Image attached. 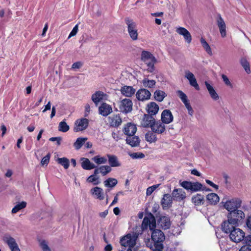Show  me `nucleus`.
Instances as JSON below:
<instances>
[{
    "label": "nucleus",
    "instance_id": "1",
    "mask_svg": "<svg viewBox=\"0 0 251 251\" xmlns=\"http://www.w3.org/2000/svg\"><path fill=\"white\" fill-rule=\"evenodd\" d=\"M138 237V235L135 232L128 233L122 237L120 241L121 249H119V251H125L126 247L132 249L135 246Z\"/></svg>",
    "mask_w": 251,
    "mask_h": 251
},
{
    "label": "nucleus",
    "instance_id": "2",
    "mask_svg": "<svg viewBox=\"0 0 251 251\" xmlns=\"http://www.w3.org/2000/svg\"><path fill=\"white\" fill-rule=\"evenodd\" d=\"M245 217V214L243 211L238 209H234L232 211L229 212L227 215V219L238 226Z\"/></svg>",
    "mask_w": 251,
    "mask_h": 251
},
{
    "label": "nucleus",
    "instance_id": "3",
    "mask_svg": "<svg viewBox=\"0 0 251 251\" xmlns=\"http://www.w3.org/2000/svg\"><path fill=\"white\" fill-rule=\"evenodd\" d=\"M125 22L127 25V31L130 38L133 40H137L138 34L136 23L128 17L125 19Z\"/></svg>",
    "mask_w": 251,
    "mask_h": 251
},
{
    "label": "nucleus",
    "instance_id": "4",
    "mask_svg": "<svg viewBox=\"0 0 251 251\" xmlns=\"http://www.w3.org/2000/svg\"><path fill=\"white\" fill-rule=\"evenodd\" d=\"M151 238V240L155 243L156 247L163 248V242L165 240V235L161 230L159 229L153 230Z\"/></svg>",
    "mask_w": 251,
    "mask_h": 251
},
{
    "label": "nucleus",
    "instance_id": "5",
    "mask_svg": "<svg viewBox=\"0 0 251 251\" xmlns=\"http://www.w3.org/2000/svg\"><path fill=\"white\" fill-rule=\"evenodd\" d=\"M223 202L224 203V208L228 212H230L234 210V209H238L241 207L242 200L238 198H234Z\"/></svg>",
    "mask_w": 251,
    "mask_h": 251
},
{
    "label": "nucleus",
    "instance_id": "6",
    "mask_svg": "<svg viewBox=\"0 0 251 251\" xmlns=\"http://www.w3.org/2000/svg\"><path fill=\"white\" fill-rule=\"evenodd\" d=\"M230 240L235 243H239L245 237V232L240 228L236 227L229 235Z\"/></svg>",
    "mask_w": 251,
    "mask_h": 251
},
{
    "label": "nucleus",
    "instance_id": "7",
    "mask_svg": "<svg viewBox=\"0 0 251 251\" xmlns=\"http://www.w3.org/2000/svg\"><path fill=\"white\" fill-rule=\"evenodd\" d=\"M133 103L129 99H124L119 103V111L123 113H128L132 110Z\"/></svg>",
    "mask_w": 251,
    "mask_h": 251
},
{
    "label": "nucleus",
    "instance_id": "8",
    "mask_svg": "<svg viewBox=\"0 0 251 251\" xmlns=\"http://www.w3.org/2000/svg\"><path fill=\"white\" fill-rule=\"evenodd\" d=\"M149 228L151 230L156 227V221L154 217L151 214L149 217L146 216L142 222V228L143 230Z\"/></svg>",
    "mask_w": 251,
    "mask_h": 251
},
{
    "label": "nucleus",
    "instance_id": "9",
    "mask_svg": "<svg viewBox=\"0 0 251 251\" xmlns=\"http://www.w3.org/2000/svg\"><path fill=\"white\" fill-rule=\"evenodd\" d=\"M89 121L86 118L77 119L75 122L74 130L75 132L82 131L86 129L88 126Z\"/></svg>",
    "mask_w": 251,
    "mask_h": 251
},
{
    "label": "nucleus",
    "instance_id": "10",
    "mask_svg": "<svg viewBox=\"0 0 251 251\" xmlns=\"http://www.w3.org/2000/svg\"><path fill=\"white\" fill-rule=\"evenodd\" d=\"M151 128L153 132L158 134H163L166 131L165 124L160 121H155Z\"/></svg>",
    "mask_w": 251,
    "mask_h": 251
},
{
    "label": "nucleus",
    "instance_id": "11",
    "mask_svg": "<svg viewBox=\"0 0 251 251\" xmlns=\"http://www.w3.org/2000/svg\"><path fill=\"white\" fill-rule=\"evenodd\" d=\"M216 22L221 36L223 38L225 37L226 35V25L223 18L220 14L217 15Z\"/></svg>",
    "mask_w": 251,
    "mask_h": 251
},
{
    "label": "nucleus",
    "instance_id": "12",
    "mask_svg": "<svg viewBox=\"0 0 251 251\" xmlns=\"http://www.w3.org/2000/svg\"><path fill=\"white\" fill-rule=\"evenodd\" d=\"M238 226L234 223H232L229 219L224 221L221 224V229L226 233H230Z\"/></svg>",
    "mask_w": 251,
    "mask_h": 251
},
{
    "label": "nucleus",
    "instance_id": "13",
    "mask_svg": "<svg viewBox=\"0 0 251 251\" xmlns=\"http://www.w3.org/2000/svg\"><path fill=\"white\" fill-rule=\"evenodd\" d=\"M174 116L171 111L169 109L164 110L161 115V120L164 124H169L172 122Z\"/></svg>",
    "mask_w": 251,
    "mask_h": 251
},
{
    "label": "nucleus",
    "instance_id": "14",
    "mask_svg": "<svg viewBox=\"0 0 251 251\" xmlns=\"http://www.w3.org/2000/svg\"><path fill=\"white\" fill-rule=\"evenodd\" d=\"M151 96V92L146 89H139L136 94L137 99L140 101L148 100Z\"/></svg>",
    "mask_w": 251,
    "mask_h": 251
},
{
    "label": "nucleus",
    "instance_id": "15",
    "mask_svg": "<svg viewBox=\"0 0 251 251\" xmlns=\"http://www.w3.org/2000/svg\"><path fill=\"white\" fill-rule=\"evenodd\" d=\"M185 77L189 80L190 85L194 87L197 90H200V87L194 74L189 71H185Z\"/></svg>",
    "mask_w": 251,
    "mask_h": 251
},
{
    "label": "nucleus",
    "instance_id": "16",
    "mask_svg": "<svg viewBox=\"0 0 251 251\" xmlns=\"http://www.w3.org/2000/svg\"><path fill=\"white\" fill-rule=\"evenodd\" d=\"M155 119L152 116L145 114L142 120L141 124L144 127H151V126L154 123Z\"/></svg>",
    "mask_w": 251,
    "mask_h": 251
},
{
    "label": "nucleus",
    "instance_id": "17",
    "mask_svg": "<svg viewBox=\"0 0 251 251\" xmlns=\"http://www.w3.org/2000/svg\"><path fill=\"white\" fill-rule=\"evenodd\" d=\"M176 32L179 35H182L188 43H190L192 41V36L189 31L184 27H179L177 28Z\"/></svg>",
    "mask_w": 251,
    "mask_h": 251
},
{
    "label": "nucleus",
    "instance_id": "18",
    "mask_svg": "<svg viewBox=\"0 0 251 251\" xmlns=\"http://www.w3.org/2000/svg\"><path fill=\"white\" fill-rule=\"evenodd\" d=\"M121 94L126 97H131L135 93L136 89L132 86L125 85L121 88Z\"/></svg>",
    "mask_w": 251,
    "mask_h": 251
},
{
    "label": "nucleus",
    "instance_id": "19",
    "mask_svg": "<svg viewBox=\"0 0 251 251\" xmlns=\"http://www.w3.org/2000/svg\"><path fill=\"white\" fill-rule=\"evenodd\" d=\"M136 131L137 127L136 126L131 123H128L126 125L123 130L124 133L127 135V137L134 135Z\"/></svg>",
    "mask_w": 251,
    "mask_h": 251
},
{
    "label": "nucleus",
    "instance_id": "20",
    "mask_svg": "<svg viewBox=\"0 0 251 251\" xmlns=\"http://www.w3.org/2000/svg\"><path fill=\"white\" fill-rule=\"evenodd\" d=\"M174 200L181 201L186 198V193L182 189H175L172 193Z\"/></svg>",
    "mask_w": 251,
    "mask_h": 251
},
{
    "label": "nucleus",
    "instance_id": "21",
    "mask_svg": "<svg viewBox=\"0 0 251 251\" xmlns=\"http://www.w3.org/2000/svg\"><path fill=\"white\" fill-rule=\"evenodd\" d=\"M99 111L100 114L106 117L112 112V109L110 105L103 103L99 107Z\"/></svg>",
    "mask_w": 251,
    "mask_h": 251
},
{
    "label": "nucleus",
    "instance_id": "22",
    "mask_svg": "<svg viewBox=\"0 0 251 251\" xmlns=\"http://www.w3.org/2000/svg\"><path fill=\"white\" fill-rule=\"evenodd\" d=\"M158 225L164 229H168L171 226L170 218L165 216L160 217L158 221Z\"/></svg>",
    "mask_w": 251,
    "mask_h": 251
},
{
    "label": "nucleus",
    "instance_id": "23",
    "mask_svg": "<svg viewBox=\"0 0 251 251\" xmlns=\"http://www.w3.org/2000/svg\"><path fill=\"white\" fill-rule=\"evenodd\" d=\"M107 157L110 167H117L121 166V162L116 155L107 154Z\"/></svg>",
    "mask_w": 251,
    "mask_h": 251
},
{
    "label": "nucleus",
    "instance_id": "24",
    "mask_svg": "<svg viewBox=\"0 0 251 251\" xmlns=\"http://www.w3.org/2000/svg\"><path fill=\"white\" fill-rule=\"evenodd\" d=\"M173 198L172 195L171 196L168 194L164 195L161 201V205L164 209L171 206L173 201Z\"/></svg>",
    "mask_w": 251,
    "mask_h": 251
},
{
    "label": "nucleus",
    "instance_id": "25",
    "mask_svg": "<svg viewBox=\"0 0 251 251\" xmlns=\"http://www.w3.org/2000/svg\"><path fill=\"white\" fill-rule=\"evenodd\" d=\"M159 110L158 105L154 102H151L147 105L148 115L153 116L156 115Z\"/></svg>",
    "mask_w": 251,
    "mask_h": 251
},
{
    "label": "nucleus",
    "instance_id": "26",
    "mask_svg": "<svg viewBox=\"0 0 251 251\" xmlns=\"http://www.w3.org/2000/svg\"><path fill=\"white\" fill-rule=\"evenodd\" d=\"M109 122L111 126L117 127L121 125L122 121L119 115H114L109 117Z\"/></svg>",
    "mask_w": 251,
    "mask_h": 251
},
{
    "label": "nucleus",
    "instance_id": "27",
    "mask_svg": "<svg viewBox=\"0 0 251 251\" xmlns=\"http://www.w3.org/2000/svg\"><path fill=\"white\" fill-rule=\"evenodd\" d=\"M3 240L8 245L10 250L13 248L18 246L15 239L10 235H5L3 237Z\"/></svg>",
    "mask_w": 251,
    "mask_h": 251
},
{
    "label": "nucleus",
    "instance_id": "28",
    "mask_svg": "<svg viewBox=\"0 0 251 251\" xmlns=\"http://www.w3.org/2000/svg\"><path fill=\"white\" fill-rule=\"evenodd\" d=\"M204 84L208 91V93L211 98L214 100H217L219 99V95L215 91V89L212 85H211L208 82L205 81Z\"/></svg>",
    "mask_w": 251,
    "mask_h": 251
},
{
    "label": "nucleus",
    "instance_id": "29",
    "mask_svg": "<svg viewBox=\"0 0 251 251\" xmlns=\"http://www.w3.org/2000/svg\"><path fill=\"white\" fill-rule=\"evenodd\" d=\"M126 143L130 145L132 147H137L140 144V139L137 136H129L126 139Z\"/></svg>",
    "mask_w": 251,
    "mask_h": 251
},
{
    "label": "nucleus",
    "instance_id": "30",
    "mask_svg": "<svg viewBox=\"0 0 251 251\" xmlns=\"http://www.w3.org/2000/svg\"><path fill=\"white\" fill-rule=\"evenodd\" d=\"M150 59L152 62H156L155 57L150 52L147 51H143L141 53V60L144 63H148V60Z\"/></svg>",
    "mask_w": 251,
    "mask_h": 251
},
{
    "label": "nucleus",
    "instance_id": "31",
    "mask_svg": "<svg viewBox=\"0 0 251 251\" xmlns=\"http://www.w3.org/2000/svg\"><path fill=\"white\" fill-rule=\"evenodd\" d=\"M81 167L83 169L87 170H90L96 168V166L91 162L89 159L86 158H82Z\"/></svg>",
    "mask_w": 251,
    "mask_h": 251
},
{
    "label": "nucleus",
    "instance_id": "32",
    "mask_svg": "<svg viewBox=\"0 0 251 251\" xmlns=\"http://www.w3.org/2000/svg\"><path fill=\"white\" fill-rule=\"evenodd\" d=\"M92 194L95 196V197L99 199L100 200H102L104 197L103 195V190L100 187H96L91 190Z\"/></svg>",
    "mask_w": 251,
    "mask_h": 251
},
{
    "label": "nucleus",
    "instance_id": "33",
    "mask_svg": "<svg viewBox=\"0 0 251 251\" xmlns=\"http://www.w3.org/2000/svg\"><path fill=\"white\" fill-rule=\"evenodd\" d=\"M104 95V94L103 92L97 91L92 95V100L96 105H97L99 102L103 99Z\"/></svg>",
    "mask_w": 251,
    "mask_h": 251
},
{
    "label": "nucleus",
    "instance_id": "34",
    "mask_svg": "<svg viewBox=\"0 0 251 251\" xmlns=\"http://www.w3.org/2000/svg\"><path fill=\"white\" fill-rule=\"evenodd\" d=\"M206 199L211 204H215L219 201V198L215 193L208 194L206 196Z\"/></svg>",
    "mask_w": 251,
    "mask_h": 251
},
{
    "label": "nucleus",
    "instance_id": "35",
    "mask_svg": "<svg viewBox=\"0 0 251 251\" xmlns=\"http://www.w3.org/2000/svg\"><path fill=\"white\" fill-rule=\"evenodd\" d=\"M156 133L151 131H148L145 135L146 140L150 143H155L157 141Z\"/></svg>",
    "mask_w": 251,
    "mask_h": 251
},
{
    "label": "nucleus",
    "instance_id": "36",
    "mask_svg": "<svg viewBox=\"0 0 251 251\" xmlns=\"http://www.w3.org/2000/svg\"><path fill=\"white\" fill-rule=\"evenodd\" d=\"M166 93L161 90H156L154 93V97L156 100L161 102L166 97Z\"/></svg>",
    "mask_w": 251,
    "mask_h": 251
},
{
    "label": "nucleus",
    "instance_id": "37",
    "mask_svg": "<svg viewBox=\"0 0 251 251\" xmlns=\"http://www.w3.org/2000/svg\"><path fill=\"white\" fill-rule=\"evenodd\" d=\"M240 64L243 67L246 72L249 74L251 73V69L250 67V63L248 61L246 58L245 57H242L240 60Z\"/></svg>",
    "mask_w": 251,
    "mask_h": 251
},
{
    "label": "nucleus",
    "instance_id": "38",
    "mask_svg": "<svg viewBox=\"0 0 251 251\" xmlns=\"http://www.w3.org/2000/svg\"><path fill=\"white\" fill-rule=\"evenodd\" d=\"M86 140H87V138L79 137L74 143V146L76 150H78L82 147Z\"/></svg>",
    "mask_w": 251,
    "mask_h": 251
},
{
    "label": "nucleus",
    "instance_id": "39",
    "mask_svg": "<svg viewBox=\"0 0 251 251\" xmlns=\"http://www.w3.org/2000/svg\"><path fill=\"white\" fill-rule=\"evenodd\" d=\"M142 83L144 87L151 88L155 86L156 81L154 80H150L147 78H144Z\"/></svg>",
    "mask_w": 251,
    "mask_h": 251
},
{
    "label": "nucleus",
    "instance_id": "40",
    "mask_svg": "<svg viewBox=\"0 0 251 251\" xmlns=\"http://www.w3.org/2000/svg\"><path fill=\"white\" fill-rule=\"evenodd\" d=\"M104 186L106 187H114L118 183L117 180L114 178H108L104 181Z\"/></svg>",
    "mask_w": 251,
    "mask_h": 251
},
{
    "label": "nucleus",
    "instance_id": "41",
    "mask_svg": "<svg viewBox=\"0 0 251 251\" xmlns=\"http://www.w3.org/2000/svg\"><path fill=\"white\" fill-rule=\"evenodd\" d=\"M26 202L22 201L17 204L12 209L11 212L12 214H15L22 209L26 207Z\"/></svg>",
    "mask_w": 251,
    "mask_h": 251
},
{
    "label": "nucleus",
    "instance_id": "42",
    "mask_svg": "<svg viewBox=\"0 0 251 251\" xmlns=\"http://www.w3.org/2000/svg\"><path fill=\"white\" fill-rule=\"evenodd\" d=\"M204 201L203 196L197 194L196 196L193 197L192 201L196 205H200L203 203Z\"/></svg>",
    "mask_w": 251,
    "mask_h": 251
},
{
    "label": "nucleus",
    "instance_id": "43",
    "mask_svg": "<svg viewBox=\"0 0 251 251\" xmlns=\"http://www.w3.org/2000/svg\"><path fill=\"white\" fill-rule=\"evenodd\" d=\"M58 163L61 165L65 169L69 167V160L66 157L58 158L56 160Z\"/></svg>",
    "mask_w": 251,
    "mask_h": 251
},
{
    "label": "nucleus",
    "instance_id": "44",
    "mask_svg": "<svg viewBox=\"0 0 251 251\" xmlns=\"http://www.w3.org/2000/svg\"><path fill=\"white\" fill-rule=\"evenodd\" d=\"M92 160L98 165H99L106 163L107 160L106 157H100V155H97L92 158Z\"/></svg>",
    "mask_w": 251,
    "mask_h": 251
},
{
    "label": "nucleus",
    "instance_id": "45",
    "mask_svg": "<svg viewBox=\"0 0 251 251\" xmlns=\"http://www.w3.org/2000/svg\"><path fill=\"white\" fill-rule=\"evenodd\" d=\"M58 130L63 132H66L69 130V126L65 121H62L59 124Z\"/></svg>",
    "mask_w": 251,
    "mask_h": 251
},
{
    "label": "nucleus",
    "instance_id": "46",
    "mask_svg": "<svg viewBox=\"0 0 251 251\" xmlns=\"http://www.w3.org/2000/svg\"><path fill=\"white\" fill-rule=\"evenodd\" d=\"M201 42L203 48L205 49L207 53H208L209 55H212V53L211 48L206 41L203 38H201Z\"/></svg>",
    "mask_w": 251,
    "mask_h": 251
},
{
    "label": "nucleus",
    "instance_id": "47",
    "mask_svg": "<svg viewBox=\"0 0 251 251\" xmlns=\"http://www.w3.org/2000/svg\"><path fill=\"white\" fill-rule=\"evenodd\" d=\"M177 94L179 98L180 99L183 103L185 104L189 102V100H188L187 96L186 95L183 93L181 90H178L177 91Z\"/></svg>",
    "mask_w": 251,
    "mask_h": 251
},
{
    "label": "nucleus",
    "instance_id": "48",
    "mask_svg": "<svg viewBox=\"0 0 251 251\" xmlns=\"http://www.w3.org/2000/svg\"><path fill=\"white\" fill-rule=\"evenodd\" d=\"M100 173L102 176H105L111 171V168L109 166H102L100 167Z\"/></svg>",
    "mask_w": 251,
    "mask_h": 251
},
{
    "label": "nucleus",
    "instance_id": "49",
    "mask_svg": "<svg viewBox=\"0 0 251 251\" xmlns=\"http://www.w3.org/2000/svg\"><path fill=\"white\" fill-rule=\"evenodd\" d=\"M202 184L198 182H192V186L191 188V191H198L200 190L202 188Z\"/></svg>",
    "mask_w": 251,
    "mask_h": 251
},
{
    "label": "nucleus",
    "instance_id": "50",
    "mask_svg": "<svg viewBox=\"0 0 251 251\" xmlns=\"http://www.w3.org/2000/svg\"><path fill=\"white\" fill-rule=\"evenodd\" d=\"M156 62H152V61L150 59L148 60V63H145L148 66L147 70L150 73H152L154 71V64Z\"/></svg>",
    "mask_w": 251,
    "mask_h": 251
},
{
    "label": "nucleus",
    "instance_id": "51",
    "mask_svg": "<svg viewBox=\"0 0 251 251\" xmlns=\"http://www.w3.org/2000/svg\"><path fill=\"white\" fill-rule=\"evenodd\" d=\"M180 185L187 190H191V188L192 186V182L187 181H183L181 182L180 181Z\"/></svg>",
    "mask_w": 251,
    "mask_h": 251
},
{
    "label": "nucleus",
    "instance_id": "52",
    "mask_svg": "<svg viewBox=\"0 0 251 251\" xmlns=\"http://www.w3.org/2000/svg\"><path fill=\"white\" fill-rule=\"evenodd\" d=\"M40 246L43 251H51L47 243L45 240H42L40 242Z\"/></svg>",
    "mask_w": 251,
    "mask_h": 251
},
{
    "label": "nucleus",
    "instance_id": "53",
    "mask_svg": "<svg viewBox=\"0 0 251 251\" xmlns=\"http://www.w3.org/2000/svg\"><path fill=\"white\" fill-rule=\"evenodd\" d=\"M50 153H48L47 155L44 156L41 160V165L42 166H45V165L47 166V165L48 164V163L50 161Z\"/></svg>",
    "mask_w": 251,
    "mask_h": 251
},
{
    "label": "nucleus",
    "instance_id": "54",
    "mask_svg": "<svg viewBox=\"0 0 251 251\" xmlns=\"http://www.w3.org/2000/svg\"><path fill=\"white\" fill-rule=\"evenodd\" d=\"M78 30V24H77L74 26V27L73 28V29H72L71 32H70V33L69 35L68 38H70L71 37L75 36L76 34V33H77Z\"/></svg>",
    "mask_w": 251,
    "mask_h": 251
},
{
    "label": "nucleus",
    "instance_id": "55",
    "mask_svg": "<svg viewBox=\"0 0 251 251\" xmlns=\"http://www.w3.org/2000/svg\"><path fill=\"white\" fill-rule=\"evenodd\" d=\"M130 156L133 159L143 158L145 157V155L143 153L138 152L131 153Z\"/></svg>",
    "mask_w": 251,
    "mask_h": 251
},
{
    "label": "nucleus",
    "instance_id": "56",
    "mask_svg": "<svg viewBox=\"0 0 251 251\" xmlns=\"http://www.w3.org/2000/svg\"><path fill=\"white\" fill-rule=\"evenodd\" d=\"M222 78L226 85L227 86H229L230 87H232V84L231 83L230 81H229L228 78L226 75L223 74L222 75Z\"/></svg>",
    "mask_w": 251,
    "mask_h": 251
},
{
    "label": "nucleus",
    "instance_id": "57",
    "mask_svg": "<svg viewBox=\"0 0 251 251\" xmlns=\"http://www.w3.org/2000/svg\"><path fill=\"white\" fill-rule=\"evenodd\" d=\"M146 245L148 247L150 248L152 251L154 250V249H156V246L154 242L152 243L150 241V239H148L147 241L146 242Z\"/></svg>",
    "mask_w": 251,
    "mask_h": 251
},
{
    "label": "nucleus",
    "instance_id": "58",
    "mask_svg": "<svg viewBox=\"0 0 251 251\" xmlns=\"http://www.w3.org/2000/svg\"><path fill=\"white\" fill-rule=\"evenodd\" d=\"M184 105L188 110V114L191 116H193L194 114V110L192 107H191L189 102L187 103H185Z\"/></svg>",
    "mask_w": 251,
    "mask_h": 251
},
{
    "label": "nucleus",
    "instance_id": "59",
    "mask_svg": "<svg viewBox=\"0 0 251 251\" xmlns=\"http://www.w3.org/2000/svg\"><path fill=\"white\" fill-rule=\"evenodd\" d=\"M98 177H96L94 175H91L89 176L87 179V181L89 182H94V184H98L99 182H95L97 179Z\"/></svg>",
    "mask_w": 251,
    "mask_h": 251
},
{
    "label": "nucleus",
    "instance_id": "60",
    "mask_svg": "<svg viewBox=\"0 0 251 251\" xmlns=\"http://www.w3.org/2000/svg\"><path fill=\"white\" fill-rule=\"evenodd\" d=\"M62 140V138L61 137H51L50 138L49 140L50 141H55L57 142V145H60L61 143V141Z\"/></svg>",
    "mask_w": 251,
    "mask_h": 251
},
{
    "label": "nucleus",
    "instance_id": "61",
    "mask_svg": "<svg viewBox=\"0 0 251 251\" xmlns=\"http://www.w3.org/2000/svg\"><path fill=\"white\" fill-rule=\"evenodd\" d=\"M82 66V63L80 62H76L73 64L72 69H79Z\"/></svg>",
    "mask_w": 251,
    "mask_h": 251
},
{
    "label": "nucleus",
    "instance_id": "62",
    "mask_svg": "<svg viewBox=\"0 0 251 251\" xmlns=\"http://www.w3.org/2000/svg\"><path fill=\"white\" fill-rule=\"evenodd\" d=\"M206 182L209 184L210 186H212V187H213L214 188H215L216 190H218V188H219V186L218 185L214 184L213 182H212L211 181L209 180H208V179H206L205 180Z\"/></svg>",
    "mask_w": 251,
    "mask_h": 251
},
{
    "label": "nucleus",
    "instance_id": "63",
    "mask_svg": "<svg viewBox=\"0 0 251 251\" xmlns=\"http://www.w3.org/2000/svg\"><path fill=\"white\" fill-rule=\"evenodd\" d=\"M239 251H251V246H244L241 247Z\"/></svg>",
    "mask_w": 251,
    "mask_h": 251
},
{
    "label": "nucleus",
    "instance_id": "64",
    "mask_svg": "<svg viewBox=\"0 0 251 251\" xmlns=\"http://www.w3.org/2000/svg\"><path fill=\"white\" fill-rule=\"evenodd\" d=\"M246 225L247 227L251 230V215L248 216L246 220Z\"/></svg>",
    "mask_w": 251,
    "mask_h": 251
}]
</instances>
